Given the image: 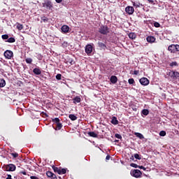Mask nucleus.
<instances>
[{"label": "nucleus", "mask_w": 179, "mask_h": 179, "mask_svg": "<svg viewBox=\"0 0 179 179\" xmlns=\"http://www.w3.org/2000/svg\"><path fill=\"white\" fill-rule=\"evenodd\" d=\"M43 8H45L46 10H52L54 9V4L51 0H45L43 3H42Z\"/></svg>", "instance_id": "1"}, {"label": "nucleus", "mask_w": 179, "mask_h": 179, "mask_svg": "<svg viewBox=\"0 0 179 179\" xmlns=\"http://www.w3.org/2000/svg\"><path fill=\"white\" fill-rule=\"evenodd\" d=\"M167 76H169L172 80H177L179 78V72L173 70H169L166 73Z\"/></svg>", "instance_id": "2"}, {"label": "nucleus", "mask_w": 179, "mask_h": 179, "mask_svg": "<svg viewBox=\"0 0 179 179\" xmlns=\"http://www.w3.org/2000/svg\"><path fill=\"white\" fill-rule=\"evenodd\" d=\"M3 171H15L16 170V165L9 164L2 166Z\"/></svg>", "instance_id": "3"}, {"label": "nucleus", "mask_w": 179, "mask_h": 179, "mask_svg": "<svg viewBox=\"0 0 179 179\" xmlns=\"http://www.w3.org/2000/svg\"><path fill=\"white\" fill-rule=\"evenodd\" d=\"M168 51H170V52H172V53H175V52H177L179 51V45L178 44H176V45H174V44H172V45H170L169 47H168Z\"/></svg>", "instance_id": "4"}, {"label": "nucleus", "mask_w": 179, "mask_h": 179, "mask_svg": "<svg viewBox=\"0 0 179 179\" xmlns=\"http://www.w3.org/2000/svg\"><path fill=\"white\" fill-rule=\"evenodd\" d=\"M130 174L132 177H135V178H139L142 176V172L138 169H134L130 171Z\"/></svg>", "instance_id": "5"}, {"label": "nucleus", "mask_w": 179, "mask_h": 179, "mask_svg": "<svg viewBox=\"0 0 179 179\" xmlns=\"http://www.w3.org/2000/svg\"><path fill=\"white\" fill-rule=\"evenodd\" d=\"M99 32L101 34L107 35L110 33V31L108 30V27L102 25L99 28Z\"/></svg>", "instance_id": "6"}, {"label": "nucleus", "mask_w": 179, "mask_h": 179, "mask_svg": "<svg viewBox=\"0 0 179 179\" xmlns=\"http://www.w3.org/2000/svg\"><path fill=\"white\" fill-rule=\"evenodd\" d=\"M85 52L87 55H91L93 52V45L92 44H88L85 46Z\"/></svg>", "instance_id": "7"}, {"label": "nucleus", "mask_w": 179, "mask_h": 179, "mask_svg": "<svg viewBox=\"0 0 179 179\" xmlns=\"http://www.w3.org/2000/svg\"><path fill=\"white\" fill-rule=\"evenodd\" d=\"M4 57L6 59H11L13 57V52L12 50H6L4 52Z\"/></svg>", "instance_id": "8"}, {"label": "nucleus", "mask_w": 179, "mask_h": 179, "mask_svg": "<svg viewBox=\"0 0 179 179\" xmlns=\"http://www.w3.org/2000/svg\"><path fill=\"white\" fill-rule=\"evenodd\" d=\"M125 12L127 15H134V12H135V8L131 6H128L125 8Z\"/></svg>", "instance_id": "9"}, {"label": "nucleus", "mask_w": 179, "mask_h": 179, "mask_svg": "<svg viewBox=\"0 0 179 179\" xmlns=\"http://www.w3.org/2000/svg\"><path fill=\"white\" fill-rule=\"evenodd\" d=\"M139 82H140L141 85H142V86H148V85H149V83H150L149 79H148L145 77L141 78L139 80Z\"/></svg>", "instance_id": "10"}, {"label": "nucleus", "mask_w": 179, "mask_h": 179, "mask_svg": "<svg viewBox=\"0 0 179 179\" xmlns=\"http://www.w3.org/2000/svg\"><path fill=\"white\" fill-rule=\"evenodd\" d=\"M46 176L48 178H51V179H58V178H57V175L55 174L54 173L50 171H48L46 172Z\"/></svg>", "instance_id": "11"}, {"label": "nucleus", "mask_w": 179, "mask_h": 179, "mask_svg": "<svg viewBox=\"0 0 179 179\" xmlns=\"http://www.w3.org/2000/svg\"><path fill=\"white\" fill-rule=\"evenodd\" d=\"M133 6H134V8H142L143 6V4L141 3V2H139V1H131Z\"/></svg>", "instance_id": "12"}, {"label": "nucleus", "mask_w": 179, "mask_h": 179, "mask_svg": "<svg viewBox=\"0 0 179 179\" xmlns=\"http://www.w3.org/2000/svg\"><path fill=\"white\" fill-rule=\"evenodd\" d=\"M82 101V99L79 96H76L73 99V104H77V103H80Z\"/></svg>", "instance_id": "13"}, {"label": "nucleus", "mask_w": 179, "mask_h": 179, "mask_svg": "<svg viewBox=\"0 0 179 179\" xmlns=\"http://www.w3.org/2000/svg\"><path fill=\"white\" fill-rule=\"evenodd\" d=\"M110 82L111 83H113V85H115V83H117V82H118V78H117V76H112L110 77Z\"/></svg>", "instance_id": "14"}, {"label": "nucleus", "mask_w": 179, "mask_h": 179, "mask_svg": "<svg viewBox=\"0 0 179 179\" xmlns=\"http://www.w3.org/2000/svg\"><path fill=\"white\" fill-rule=\"evenodd\" d=\"M62 31L63 33H68L69 31V27L68 25H63L62 27Z\"/></svg>", "instance_id": "15"}, {"label": "nucleus", "mask_w": 179, "mask_h": 179, "mask_svg": "<svg viewBox=\"0 0 179 179\" xmlns=\"http://www.w3.org/2000/svg\"><path fill=\"white\" fill-rule=\"evenodd\" d=\"M147 41L148 43H155V41H156V38H155V36H148L147 37Z\"/></svg>", "instance_id": "16"}, {"label": "nucleus", "mask_w": 179, "mask_h": 179, "mask_svg": "<svg viewBox=\"0 0 179 179\" xmlns=\"http://www.w3.org/2000/svg\"><path fill=\"white\" fill-rule=\"evenodd\" d=\"M98 45L99 48H101V50H107V45H106V43H103L102 42H99Z\"/></svg>", "instance_id": "17"}, {"label": "nucleus", "mask_w": 179, "mask_h": 179, "mask_svg": "<svg viewBox=\"0 0 179 179\" xmlns=\"http://www.w3.org/2000/svg\"><path fill=\"white\" fill-rule=\"evenodd\" d=\"M33 73L34 75H41V70L40 68H35L33 69Z\"/></svg>", "instance_id": "18"}, {"label": "nucleus", "mask_w": 179, "mask_h": 179, "mask_svg": "<svg viewBox=\"0 0 179 179\" xmlns=\"http://www.w3.org/2000/svg\"><path fill=\"white\" fill-rule=\"evenodd\" d=\"M111 124H113V125H118V120L115 116H113L112 117Z\"/></svg>", "instance_id": "19"}, {"label": "nucleus", "mask_w": 179, "mask_h": 179, "mask_svg": "<svg viewBox=\"0 0 179 179\" xmlns=\"http://www.w3.org/2000/svg\"><path fill=\"white\" fill-rule=\"evenodd\" d=\"M52 169L55 171V173H57V174H59L61 173V167H56L55 166H53Z\"/></svg>", "instance_id": "20"}, {"label": "nucleus", "mask_w": 179, "mask_h": 179, "mask_svg": "<svg viewBox=\"0 0 179 179\" xmlns=\"http://www.w3.org/2000/svg\"><path fill=\"white\" fill-rule=\"evenodd\" d=\"M129 37L131 40H135L136 38V34H135V32H131L129 34Z\"/></svg>", "instance_id": "21"}, {"label": "nucleus", "mask_w": 179, "mask_h": 179, "mask_svg": "<svg viewBox=\"0 0 179 179\" xmlns=\"http://www.w3.org/2000/svg\"><path fill=\"white\" fill-rule=\"evenodd\" d=\"M69 118H70V120H71V121H76V120H78V117H76V115H75L73 114H70L69 115Z\"/></svg>", "instance_id": "22"}, {"label": "nucleus", "mask_w": 179, "mask_h": 179, "mask_svg": "<svg viewBox=\"0 0 179 179\" xmlns=\"http://www.w3.org/2000/svg\"><path fill=\"white\" fill-rule=\"evenodd\" d=\"M89 136H91L92 138H97V134H96L94 131H90L88 132Z\"/></svg>", "instance_id": "23"}, {"label": "nucleus", "mask_w": 179, "mask_h": 179, "mask_svg": "<svg viewBox=\"0 0 179 179\" xmlns=\"http://www.w3.org/2000/svg\"><path fill=\"white\" fill-rule=\"evenodd\" d=\"M62 129V123L59 122L56 124V128H55L56 130L59 131Z\"/></svg>", "instance_id": "24"}, {"label": "nucleus", "mask_w": 179, "mask_h": 179, "mask_svg": "<svg viewBox=\"0 0 179 179\" xmlns=\"http://www.w3.org/2000/svg\"><path fill=\"white\" fill-rule=\"evenodd\" d=\"M171 68H174V66H178V63L177 62H172L169 64Z\"/></svg>", "instance_id": "25"}, {"label": "nucleus", "mask_w": 179, "mask_h": 179, "mask_svg": "<svg viewBox=\"0 0 179 179\" xmlns=\"http://www.w3.org/2000/svg\"><path fill=\"white\" fill-rule=\"evenodd\" d=\"M6 85V82L3 79L0 80V87H5V85Z\"/></svg>", "instance_id": "26"}, {"label": "nucleus", "mask_w": 179, "mask_h": 179, "mask_svg": "<svg viewBox=\"0 0 179 179\" xmlns=\"http://www.w3.org/2000/svg\"><path fill=\"white\" fill-rule=\"evenodd\" d=\"M67 170H68V169H62V167H60V173L59 174V175L66 174Z\"/></svg>", "instance_id": "27"}, {"label": "nucleus", "mask_w": 179, "mask_h": 179, "mask_svg": "<svg viewBox=\"0 0 179 179\" xmlns=\"http://www.w3.org/2000/svg\"><path fill=\"white\" fill-rule=\"evenodd\" d=\"M17 29L18 30H23V24H22L19 22H17Z\"/></svg>", "instance_id": "28"}, {"label": "nucleus", "mask_w": 179, "mask_h": 179, "mask_svg": "<svg viewBox=\"0 0 179 179\" xmlns=\"http://www.w3.org/2000/svg\"><path fill=\"white\" fill-rule=\"evenodd\" d=\"M134 135H136L137 138H139V139H143V138H145L141 133H135Z\"/></svg>", "instance_id": "29"}, {"label": "nucleus", "mask_w": 179, "mask_h": 179, "mask_svg": "<svg viewBox=\"0 0 179 179\" xmlns=\"http://www.w3.org/2000/svg\"><path fill=\"white\" fill-rule=\"evenodd\" d=\"M16 41V39L13 37L8 38L7 40V43H15Z\"/></svg>", "instance_id": "30"}, {"label": "nucleus", "mask_w": 179, "mask_h": 179, "mask_svg": "<svg viewBox=\"0 0 179 179\" xmlns=\"http://www.w3.org/2000/svg\"><path fill=\"white\" fill-rule=\"evenodd\" d=\"M52 122H55V124H59V118L55 117L52 119Z\"/></svg>", "instance_id": "31"}, {"label": "nucleus", "mask_w": 179, "mask_h": 179, "mask_svg": "<svg viewBox=\"0 0 179 179\" xmlns=\"http://www.w3.org/2000/svg\"><path fill=\"white\" fill-rule=\"evenodd\" d=\"M142 114L143 115H148L149 114V110L148 109H143L142 110Z\"/></svg>", "instance_id": "32"}, {"label": "nucleus", "mask_w": 179, "mask_h": 179, "mask_svg": "<svg viewBox=\"0 0 179 179\" xmlns=\"http://www.w3.org/2000/svg\"><path fill=\"white\" fill-rule=\"evenodd\" d=\"M1 38H2L3 40H8V38H9V35H8V34H3V35L1 36Z\"/></svg>", "instance_id": "33"}, {"label": "nucleus", "mask_w": 179, "mask_h": 179, "mask_svg": "<svg viewBox=\"0 0 179 179\" xmlns=\"http://www.w3.org/2000/svg\"><path fill=\"white\" fill-rule=\"evenodd\" d=\"M25 62H27V64H31V62H33V59L32 58H27L25 59Z\"/></svg>", "instance_id": "34"}, {"label": "nucleus", "mask_w": 179, "mask_h": 179, "mask_svg": "<svg viewBox=\"0 0 179 179\" xmlns=\"http://www.w3.org/2000/svg\"><path fill=\"white\" fill-rule=\"evenodd\" d=\"M128 82L130 85H134L135 83V80L134 78H130L128 80Z\"/></svg>", "instance_id": "35"}, {"label": "nucleus", "mask_w": 179, "mask_h": 179, "mask_svg": "<svg viewBox=\"0 0 179 179\" xmlns=\"http://www.w3.org/2000/svg\"><path fill=\"white\" fill-rule=\"evenodd\" d=\"M134 157L137 160H141L142 159V157L138 154H134Z\"/></svg>", "instance_id": "36"}, {"label": "nucleus", "mask_w": 179, "mask_h": 179, "mask_svg": "<svg viewBox=\"0 0 179 179\" xmlns=\"http://www.w3.org/2000/svg\"><path fill=\"white\" fill-rule=\"evenodd\" d=\"M41 20H43V22H44V23H46V22H48V17L43 16L41 17Z\"/></svg>", "instance_id": "37"}, {"label": "nucleus", "mask_w": 179, "mask_h": 179, "mask_svg": "<svg viewBox=\"0 0 179 179\" xmlns=\"http://www.w3.org/2000/svg\"><path fill=\"white\" fill-rule=\"evenodd\" d=\"M11 156H13V157H14V159H16V157H19V154H17V152H13L11 153Z\"/></svg>", "instance_id": "38"}, {"label": "nucleus", "mask_w": 179, "mask_h": 179, "mask_svg": "<svg viewBox=\"0 0 179 179\" xmlns=\"http://www.w3.org/2000/svg\"><path fill=\"white\" fill-rule=\"evenodd\" d=\"M131 167H134V169H138L139 166H138V164H135V163H131L130 164Z\"/></svg>", "instance_id": "39"}, {"label": "nucleus", "mask_w": 179, "mask_h": 179, "mask_svg": "<svg viewBox=\"0 0 179 179\" xmlns=\"http://www.w3.org/2000/svg\"><path fill=\"white\" fill-rule=\"evenodd\" d=\"M115 136L117 138V139H122V136H121V134H115Z\"/></svg>", "instance_id": "40"}, {"label": "nucleus", "mask_w": 179, "mask_h": 179, "mask_svg": "<svg viewBox=\"0 0 179 179\" xmlns=\"http://www.w3.org/2000/svg\"><path fill=\"white\" fill-rule=\"evenodd\" d=\"M159 136H166V131H161L159 132Z\"/></svg>", "instance_id": "41"}, {"label": "nucleus", "mask_w": 179, "mask_h": 179, "mask_svg": "<svg viewBox=\"0 0 179 179\" xmlns=\"http://www.w3.org/2000/svg\"><path fill=\"white\" fill-rule=\"evenodd\" d=\"M67 62H69V64H70L71 65H73V64H75V62H73V59H69Z\"/></svg>", "instance_id": "42"}, {"label": "nucleus", "mask_w": 179, "mask_h": 179, "mask_svg": "<svg viewBox=\"0 0 179 179\" xmlns=\"http://www.w3.org/2000/svg\"><path fill=\"white\" fill-rule=\"evenodd\" d=\"M62 77V75H61V74H57V76H56V79L57 80H61V78Z\"/></svg>", "instance_id": "43"}, {"label": "nucleus", "mask_w": 179, "mask_h": 179, "mask_svg": "<svg viewBox=\"0 0 179 179\" xmlns=\"http://www.w3.org/2000/svg\"><path fill=\"white\" fill-rule=\"evenodd\" d=\"M155 27H160V23L155 22H154Z\"/></svg>", "instance_id": "44"}, {"label": "nucleus", "mask_w": 179, "mask_h": 179, "mask_svg": "<svg viewBox=\"0 0 179 179\" xmlns=\"http://www.w3.org/2000/svg\"><path fill=\"white\" fill-rule=\"evenodd\" d=\"M20 174H23V176H27V173H26L25 170L20 171Z\"/></svg>", "instance_id": "45"}, {"label": "nucleus", "mask_w": 179, "mask_h": 179, "mask_svg": "<svg viewBox=\"0 0 179 179\" xmlns=\"http://www.w3.org/2000/svg\"><path fill=\"white\" fill-rule=\"evenodd\" d=\"M148 2H149V3H151L152 5H155V1H153V0H147Z\"/></svg>", "instance_id": "46"}, {"label": "nucleus", "mask_w": 179, "mask_h": 179, "mask_svg": "<svg viewBox=\"0 0 179 179\" xmlns=\"http://www.w3.org/2000/svg\"><path fill=\"white\" fill-rule=\"evenodd\" d=\"M134 75H139V70H135L134 71Z\"/></svg>", "instance_id": "47"}, {"label": "nucleus", "mask_w": 179, "mask_h": 179, "mask_svg": "<svg viewBox=\"0 0 179 179\" xmlns=\"http://www.w3.org/2000/svg\"><path fill=\"white\" fill-rule=\"evenodd\" d=\"M138 169H141V170H146V168L143 167V166H138Z\"/></svg>", "instance_id": "48"}, {"label": "nucleus", "mask_w": 179, "mask_h": 179, "mask_svg": "<svg viewBox=\"0 0 179 179\" xmlns=\"http://www.w3.org/2000/svg\"><path fill=\"white\" fill-rule=\"evenodd\" d=\"M38 59H43V55H38Z\"/></svg>", "instance_id": "49"}, {"label": "nucleus", "mask_w": 179, "mask_h": 179, "mask_svg": "<svg viewBox=\"0 0 179 179\" xmlns=\"http://www.w3.org/2000/svg\"><path fill=\"white\" fill-rule=\"evenodd\" d=\"M31 179H38V177L37 176H30Z\"/></svg>", "instance_id": "50"}, {"label": "nucleus", "mask_w": 179, "mask_h": 179, "mask_svg": "<svg viewBox=\"0 0 179 179\" xmlns=\"http://www.w3.org/2000/svg\"><path fill=\"white\" fill-rule=\"evenodd\" d=\"M110 157H111L110 155H107L106 157V160H110Z\"/></svg>", "instance_id": "51"}, {"label": "nucleus", "mask_w": 179, "mask_h": 179, "mask_svg": "<svg viewBox=\"0 0 179 179\" xmlns=\"http://www.w3.org/2000/svg\"><path fill=\"white\" fill-rule=\"evenodd\" d=\"M6 179H12V176L11 175H7Z\"/></svg>", "instance_id": "52"}, {"label": "nucleus", "mask_w": 179, "mask_h": 179, "mask_svg": "<svg viewBox=\"0 0 179 179\" xmlns=\"http://www.w3.org/2000/svg\"><path fill=\"white\" fill-rule=\"evenodd\" d=\"M55 1L57 2V3H61V2H62V0H55Z\"/></svg>", "instance_id": "53"}, {"label": "nucleus", "mask_w": 179, "mask_h": 179, "mask_svg": "<svg viewBox=\"0 0 179 179\" xmlns=\"http://www.w3.org/2000/svg\"><path fill=\"white\" fill-rule=\"evenodd\" d=\"M131 159H132V160H134V156H132V157H131Z\"/></svg>", "instance_id": "54"}, {"label": "nucleus", "mask_w": 179, "mask_h": 179, "mask_svg": "<svg viewBox=\"0 0 179 179\" xmlns=\"http://www.w3.org/2000/svg\"><path fill=\"white\" fill-rule=\"evenodd\" d=\"M59 179H62V178H61V176H59Z\"/></svg>", "instance_id": "55"}]
</instances>
